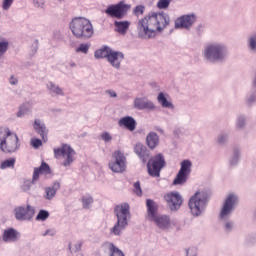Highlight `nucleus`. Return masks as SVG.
<instances>
[{
    "instance_id": "obj_1",
    "label": "nucleus",
    "mask_w": 256,
    "mask_h": 256,
    "mask_svg": "<svg viewBox=\"0 0 256 256\" xmlns=\"http://www.w3.org/2000/svg\"><path fill=\"white\" fill-rule=\"evenodd\" d=\"M171 23L169 14L165 12H151L138 20L136 30L139 39H154L158 33H163Z\"/></svg>"
},
{
    "instance_id": "obj_2",
    "label": "nucleus",
    "mask_w": 256,
    "mask_h": 256,
    "mask_svg": "<svg viewBox=\"0 0 256 256\" xmlns=\"http://www.w3.org/2000/svg\"><path fill=\"white\" fill-rule=\"evenodd\" d=\"M237 205H239V196L235 193H229L222 203L218 219L225 233H233L235 229V221L231 219V215H233Z\"/></svg>"
},
{
    "instance_id": "obj_3",
    "label": "nucleus",
    "mask_w": 256,
    "mask_h": 256,
    "mask_svg": "<svg viewBox=\"0 0 256 256\" xmlns=\"http://www.w3.org/2000/svg\"><path fill=\"white\" fill-rule=\"evenodd\" d=\"M202 57L208 63H223L229 57V48L223 42H210L204 47Z\"/></svg>"
},
{
    "instance_id": "obj_4",
    "label": "nucleus",
    "mask_w": 256,
    "mask_h": 256,
    "mask_svg": "<svg viewBox=\"0 0 256 256\" xmlns=\"http://www.w3.org/2000/svg\"><path fill=\"white\" fill-rule=\"evenodd\" d=\"M114 213L117 217V221L112 228H110V235L115 237H121L123 231L129 226V220L131 219V212L129 211V204L123 203L115 207Z\"/></svg>"
},
{
    "instance_id": "obj_5",
    "label": "nucleus",
    "mask_w": 256,
    "mask_h": 256,
    "mask_svg": "<svg viewBox=\"0 0 256 256\" xmlns=\"http://www.w3.org/2000/svg\"><path fill=\"white\" fill-rule=\"evenodd\" d=\"M69 29L76 39H91L93 37V24L85 17H75L69 23Z\"/></svg>"
},
{
    "instance_id": "obj_6",
    "label": "nucleus",
    "mask_w": 256,
    "mask_h": 256,
    "mask_svg": "<svg viewBox=\"0 0 256 256\" xmlns=\"http://www.w3.org/2000/svg\"><path fill=\"white\" fill-rule=\"evenodd\" d=\"M209 203V196L205 191H197L188 201V207L192 217H201Z\"/></svg>"
},
{
    "instance_id": "obj_7",
    "label": "nucleus",
    "mask_w": 256,
    "mask_h": 256,
    "mask_svg": "<svg viewBox=\"0 0 256 256\" xmlns=\"http://www.w3.org/2000/svg\"><path fill=\"white\" fill-rule=\"evenodd\" d=\"M0 149L3 153H15L19 149V137L9 128H0Z\"/></svg>"
},
{
    "instance_id": "obj_8",
    "label": "nucleus",
    "mask_w": 256,
    "mask_h": 256,
    "mask_svg": "<svg viewBox=\"0 0 256 256\" xmlns=\"http://www.w3.org/2000/svg\"><path fill=\"white\" fill-rule=\"evenodd\" d=\"M53 151L55 159L63 157V167H71V165H73V162L75 161V155H77V153L71 146L64 144L60 148H54Z\"/></svg>"
},
{
    "instance_id": "obj_9",
    "label": "nucleus",
    "mask_w": 256,
    "mask_h": 256,
    "mask_svg": "<svg viewBox=\"0 0 256 256\" xmlns=\"http://www.w3.org/2000/svg\"><path fill=\"white\" fill-rule=\"evenodd\" d=\"M51 174V168H49V164L42 162L41 166L38 168H34L32 180H25L22 185V190L25 192L31 191V187L33 185L37 184V181H39L40 175H50Z\"/></svg>"
},
{
    "instance_id": "obj_10",
    "label": "nucleus",
    "mask_w": 256,
    "mask_h": 256,
    "mask_svg": "<svg viewBox=\"0 0 256 256\" xmlns=\"http://www.w3.org/2000/svg\"><path fill=\"white\" fill-rule=\"evenodd\" d=\"M127 167V158H125V154L120 150H117L113 153L112 159L109 162V169L113 171V173H123Z\"/></svg>"
},
{
    "instance_id": "obj_11",
    "label": "nucleus",
    "mask_w": 256,
    "mask_h": 256,
    "mask_svg": "<svg viewBox=\"0 0 256 256\" xmlns=\"http://www.w3.org/2000/svg\"><path fill=\"white\" fill-rule=\"evenodd\" d=\"M192 167L193 163L191 160H183L180 164V170L173 180V185H185L189 179V175H191Z\"/></svg>"
},
{
    "instance_id": "obj_12",
    "label": "nucleus",
    "mask_w": 256,
    "mask_h": 256,
    "mask_svg": "<svg viewBox=\"0 0 256 256\" xmlns=\"http://www.w3.org/2000/svg\"><path fill=\"white\" fill-rule=\"evenodd\" d=\"M131 9V6L125 4V2H119L118 4H112L105 10L106 15L109 17H115L116 19H124L127 13Z\"/></svg>"
},
{
    "instance_id": "obj_13",
    "label": "nucleus",
    "mask_w": 256,
    "mask_h": 256,
    "mask_svg": "<svg viewBox=\"0 0 256 256\" xmlns=\"http://www.w3.org/2000/svg\"><path fill=\"white\" fill-rule=\"evenodd\" d=\"M163 167H165V158L161 154L154 156L147 163L148 173L151 177H159Z\"/></svg>"
},
{
    "instance_id": "obj_14",
    "label": "nucleus",
    "mask_w": 256,
    "mask_h": 256,
    "mask_svg": "<svg viewBox=\"0 0 256 256\" xmlns=\"http://www.w3.org/2000/svg\"><path fill=\"white\" fill-rule=\"evenodd\" d=\"M150 221L161 231H170V229L175 227V221L171 220V216L167 214H158Z\"/></svg>"
},
{
    "instance_id": "obj_15",
    "label": "nucleus",
    "mask_w": 256,
    "mask_h": 256,
    "mask_svg": "<svg viewBox=\"0 0 256 256\" xmlns=\"http://www.w3.org/2000/svg\"><path fill=\"white\" fill-rule=\"evenodd\" d=\"M35 215V208L31 205L17 206L14 209V217L17 221H31Z\"/></svg>"
},
{
    "instance_id": "obj_16",
    "label": "nucleus",
    "mask_w": 256,
    "mask_h": 256,
    "mask_svg": "<svg viewBox=\"0 0 256 256\" xmlns=\"http://www.w3.org/2000/svg\"><path fill=\"white\" fill-rule=\"evenodd\" d=\"M164 200L167 203L170 211L175 212L181 209V205H183V197L179 192H169L164 196Z\"/></svg>"
},
{
    "instance_id": "obj_17",
    "label": "nucleus",
    "mask_w": 256,
    "mask_h": 256,
    "mask_svg": "<svg viewBox=\"0 0 256 256\" xmlns=\"http://www.w3.org/2000/svg\"><path fill=\"white\" fill-rule=\"evenodd\" d=\"M134 107L135 109H138V111H145V109L148 111H155L157 109L155 103H153V101L149 100L147 97L135 98Z\"/></svg>"
},
{
    "instance_id": "obj_18",
    "label": "nucleus",
    "mask_w": 256,
    "mask_h": 256,
    "mask_svg": "<svg viewBox=\"0 0 256 256\" xmlns=\"http://www.w3.org/2000/svg\"><path fill=\"white\" fill-rule=\"evenodd\" d=\"M124 59L125 54H123V52L112 49L107 61L114 69H121V63H123Z\"/></svg>"
},
{
    "instance_id": "obj_19",
    "label": "nucleus",
    "mask_w": 256,
    "mask_h": 256,
    "mask_svg": "<svg viewBox=\"0 0 256 256\" xmlns=\"http://www.w3.org/2000/svg\"><path fill=\"white\" fill-rule=\"evenodd\" d=\"M21 239V233L15 228H6L2 233V241L4 243H17V240Z\"/></svg>"
},
{
    "instance_id": "obj_20",
    "label": "nucleus",
    "mask_w": 256,
    "mask_h": 256,
    "mask_svg": "<svg viewBox=\"0 0 256 256\" xmlns=\"http://www.w3.org/2000/svg\"><path fill=\"white\" fill-rule=\"evenodd\" d=\"M195 23V15H184L180 18H177L175 21L176 29H190Z\"/></svg>"
},
{
    "instance_id": "obj_21",
    "label": "nucleus",
    "mask_w": 256,
    "mask_h": 256,
    "mask_svg": "<svg viewBox=\"0 0 256 256\" xmlns=\"http://www.w3.org/2000/svg\"><path fill=\"white\" fill-rule=\"evenodd\" d=\"M32 126L34 131H36V133L40 135L42 141H44V143H47V135L49 134V130L47 129V126H45V122L37 118L34 120Z\"/></svg>"
},
{
    "instance_id": "obj_22",
    "label": "nucleus",
    "mask_w": 256,
    "mask_h": 256,
    "mask_svg": "<svg viewBox=\"0 0 256 256\" xmlns=\"http://www.w3.org/2000/svg\"><path fill=\"white\" fill-rule=\"evenodd\" d=\"M46 91L51 97H65V90L53 81L46 83Z\"/></svg>"
},
{
    "instance_id": "obj_23",
    "label": "nucleus",
    "mask_w": 256,
    "mask_h": 256,
    "mask_svg": "<svg viewBox=\"0 0 256 256\" xmlns=\"http://www.w3.org/2000/svg\"><path fill=\"white\" fill-rule=\"evenodd\" d=\"M147 219L151 221L159 215V204L152 199L146 200Z\"/></svg>"
},
{
    "instance_id": "obj_24",
    "label": "nucleus",
    "mask_w": 256,
    "mask_h": 256,
    "mask_svg": "<svg viewBox=\"0 0 256 256\" xmlns=\"http://www.w3.org/2000/svg\"><path fill=\"white\" fill-rule=\"evenodd\" d=\"M134 152L136 155H138L143 163H147V161H149V150H147L145 145L141 143L136 144L134 147Z\"/></svg>"
},
{
    "instance_id": "obj_25",
    "label": "nucleus",
    "mask_w": 256,
    "mask_h": 256,
    "mask_svg": "<svg viewBox=\"0 0 256 256\" xmlns=\"http://www.w3.org/2000/svg\"><path fill=\"white\" fill-rule=\"evenodd\" d=\"M119 127H125L128 131H133L137 127L135 118L131 116H125L118 121Z\"/></svg>"
},
{
    "instance_id": "obj_26",
    "label": "nucleus",
    "mask_w": 256,
    "mask_h": 256,
    "mask_svg": "<svg viewBox=\"0 0 256 256\" xmlns=\"http://www.w3.org/2000/svg\"><path fill=\"white\" fill-rule=\"evenodd\" d=\"M157 101L163 109H171V110L175 109V105H173V102L169 100L168 94L160 92L157 96Z\"/></svg>"
},
{
    "instance_id": "obj_27",
    "label": "nucleus",
    "mask_w": 256,
    "mask_h": 256,
    "mask_svg": "<svg viewBox=\"0 0 256 256\" xmlns=\"http://www.w3.org/2000/svg\"><path fill=\"white\" fill-rule=\"evenodd\" d=\"M114 27L116 33L120 35H127V31H129V27H131V22L125 21H114Z\"/></svg>"
},
{
    "instance_id": "obj_28",
    "label": "nucleus",
    "mask_w": 256,
    "mask_h": 256,
    "mask_svg": "<svg viewBox=\"0 0 256 256\" xmlns=\"http://www.w3.org/2000/svg\"><path fill=\"white\" fill-rule=\"evenodd\" d=\"M59 189H61V184L59 182H55L52 186L46 187L44 199L51 201L55 195H57V191H59Z\"/></svg>"
},
{
    "instance_id": "obj_29",
    "label": "nucleus",
    "mask_w": 256,
    "mask_h": 256,
    "mask_svg": "<svg viewBox=\"0 0 256 256\" xmlns=\"http://www.w3.org/2000/svg\"><path fill=\"white\" fill-rule=\"evenodd\" d=\"M159 135H157L155 132H150L146 136V145L149 147V149H157L159 147Z\"/></svg>"
},
{
    "instance_id": "obj_30",
    "label": "nucleus",
    "mask_w": 256,
    "mask_h": 256,
    "mask_svg": "<svg viewBox=\"0 0 256 256\" xmlns=\"http://www.w3.org/2000/svg\"><path fill=\"white\" fill-rule=\"evenodd\" d=\"M113 49L109 46H102L100 49L94 52L95 59H109V55H111V51Z\"/></svg>"
},
{
    "instance_id": "obj_31",
    "label": "nucleus",
    "mask_w": 256,
    "mask_h": 256,
    "mask_svg": "<svg viewBox=\"0 0 256 256\" xmlns=\"http://www.w3.org/2000/svg\"><path fill=\"white\" fill-rule=\"evenodd\" d=\"M104 247L108 249L110 256H125L123 251H121L119 248L115 246V244L111 242L104 243Z\"/></svg>"
},
{
    "instance_id": "obj_32",
    "label": "nucleus",
    "mask_w": 256,
    "mask_h": 256,
    "mask_svg": "<svg viewBox=\"0 0 256 256\" xmlns=\"http://www.w3.org/2000/svg\"><path fill=\"white\" fill-rule=\"evenodd\" d=\"M247 126V116L240 114L236 117L235 121V129L237 131H243L245 127Z\"/></svg>"
},
{
    "instance_id": "obj_33",
    "label": "nucleus",
    "mask_w": 256,
    "mask_h": 256,
    "mask_svg": "<svg viewBox=\"0 0 256 256\" xmlns=\"http://www.w3.org/2000/svg\"><path fill=\"white\" fill-rule=\"evenodd\" d=\"M31 112V107H29V104L24 103L19 106L18 111L16 113V117L19 119H22V117H25V115H29Z\"/></svg>"
},
{
    "instance_id": "obj_34",
    "label": "nucleus",
    "mask_w": 256,
    "mask_h": 256,
    "mask_svg": "<svg viewBox=\"0 0 256 256\" xmlns=\"http://www.w3.org/2000/svg\"><path fill=\"white\" fill-rule=\"evenodd\" d=\"M247 47L250 53H256V33L251 34L247 39Z\"/></svg>"
},
{
    "instance_id": "obj_35",
    "label": "nucleus",
    "mask_w": 256,
    "mask_h": 256,
    "mask_svg": "<svg viewBox=\"0 0 256 256\" xmlns=\"http://www.w3.org/2000/svg\"><path fill=\"white\" fill-rule=\"evenodd\" d=\"M240 159H241V150L239 148H235L230 158V165H237Z\"/></svg>"
},
{
    "instance_id": "obj_36",
    "label": "nucleus",
    "mask_w": 256,
    "mask_h": 256,
    "mask_svg": "<svg viewBox=\"0 0 256 256\" xmlns=\"http://www.w3.org/2000/svg\"><path fill=\"white\" fill-rule=\"evenodd\" d=\"M91 205H93V196L86 194L82 196V206L84 209H90Z\"/></svg>"
},
{
    "instance_id": "obj_37",
    "label": "nucleus",
    "mask_w": 256,
    "mask_h": 256,
    "mask_svg": "<svg viewBox=\"0 0 256 256\" xmlns=\"http://www.w3.org/2000/svg\"><path fill=\"white\" fill-rule=\"evenodd\" d=\"M15 162H16L15 158L4 160L0 165V169L2 170L13 169L15 167Z\"/></svg>"
},
{
    "instance_id": "obj_38",
    "label": "nucleus",
    "mask_w": 256,
    "mask_h": 256,
    "mask_svg": "<svg viewBox=\"0 0 256 256\" xmlns=\"http://www.w3.org/2000/svg\"><path fill=\"white\" fill-rule=\"evenodd\" d=\"M229 141V134L227 132H221L216 138L218 145H225Z\"/></svg>"
},
{
    "instance_id": "obj_39",
    "label": "nucleus",
    "mask_w": 256,
    "mask_h": 256,
    "mask_svg": "<svg viewBox=\"0 0 256 256\" xmlns=\"http://www.w3.org/2000/svg\"><path fill=\"white\" fill-rule=\"evenodd\" d=\"M49 211L40 210L36 216V221H47L49 219Z\"/></svg>"
},
{
    "instance_id": "obj_40",
    "label": "nucleus",
    "mask_w": 256,
    "mask_h": 256,
    "mask_svg": "<svg viewBox=\"0 0 256 256\" xmlns=\"http://www.w3.org/2000/svg\"><path fill=\"white\" fill-rule=\"evenodd\" d=\"M89 47H91L89 44L82 43L75 49V51L76 53H84V55H87V53H89Z\"/></svg>"
},
{
    "instance_id": "obj_41",
    "label": "nucleus",
    "mask_w": 256,
    "mask_h": 256,
    "mask_svg": "<svg viewBox=\"0 0 256 256\" xmlns=\"http://www.w3.org/2000/svg\"><path fill=\"white\" fill-rule=\"evenodd\" d=\"M9 49V42L7 40L0 41V57H3Z\"/></svg>"
},
{
    "instance_id": "obj_42",
    "label": "nucleus",
    "mask_w": 256,
    "mask_h": 256,
    "mask_svg": "<svg viewBox=\"0 0 256 256\" xmlns=\"http://www.w3.org/2000/svg\"><path fill=\"white\" fill-rule=\"evenodd\" d=\"M171 5V0H159L157 2L158 9H167Z\"/></svg>"
},
{
    "instance_id": "obj_43",
    "label": "nucleus",
    "mask_w": 256,
    "mask_h": 256,
    "mask_svg": "<svg viewBox=\"0 0 256 256\" xmlns=\"http://www.w3.org/2000/svg\"><path fill=\"white\" fill-rule=\"evenodd\" d=\"M134 15H136V17H140V15H143L145 13V6L143 5H138L134 8L133 11Z\"/></svg>"
},
{
    "instance_id": "obj_44",
    "label": "nucleus",
    "mask_w": 256,
    "mask_h": 256,
    "mask_svg": "<svg viewBox=\"0 0 256 256\" xmlns=\"http://www.w3.org/2000/svg\"><path fill=\"white\" fill-rule=\"evenodd\" d=\"M134 193L138 197H141V195H143V190L141 189V183L139 181L134 183Z\"/></svg>"
},
{
    "instance_id": "obj_45",
    "label": "nucleus",
    "mask_w": 256,
    "mask_h": 256,
    "mask_svg": "<svg viewBox=\"0 0 256 256\" xmlns=\"http://www.w3.org/2000/svg\"><path fill=\"white\" fill-rule=\"evenodd\" d=\"M82 247H83L82 241H78L76 244L73 245V247H71V245H69V249H71L74 253H79V251H81Z\"/></svg>"
},
{
    "instance_id": "obj_46",
    "label": "nucleus",
    "mask_w": 256,
    "mask_h": 256,
    "mask_svg": "<svg viewBox=\"0 0 256 256\" xmlns=\"http://www.w3.org/2000/svg\"><path fill=\"white\" fill-rule=\"evenodd\" d=\"M13 1H15V0H3L2 1V9L4 11H9V9H11V5H13Z\"/></svg>"
},
{
    "instance_id": "obj_47",
    "label": "nucleus",
    "mask_w": 256,
    "mask_h": 256,
    "mask_svg": "<svg viewBox=\"0 0 256 256\" xmlns=\"http://www.w3.org/2000/svg\"><path fill=\"white\" fill-rule=\"evenodd\" d=\"M30 143L34 149H39V147H41V145H43V141H41V139H37V138H33Z\"/></svg>"
},
{
    "instance_id": "obj_48",
    "label": "nucleus",
    "mask_w": 256,
    "mask_h": 256,
    "mask_svg": "<svg viewBox=\"0 0 256 256\" xmlns=\"http://www.w3.org/2000/svg\"><path fill=\"white\" fill-rule=\"evenodd\" d=\"M101 139H103L105 141V143H109V142L113 141V136H111V134L109 132H103L101 134Z\"/></svg>"
},
{
    "instance_id": "obj_49",
    "label": "nucleus",
    "mask_w": 256,
    "mask_h": 256,
    "mask_svg": "<svg viewBox=\"0 0 256 256\" xmlns=\"http://www.w3.org/2000/svg\"><path fill=\"white\" fill-rule=\"evenodd\" d=\"M55 235H57V230L51 228V229H48L46 230L43 234H42V237H55Z\"/></svg>"
},
{
    "instance_id": "obj_50",
    "label": "nucleus",
    "mask_w": 256,
    "mask_h": 256,
    "mask_svg": "<svg viewBox=\"0 0 256 256\" xmlns=\"http://www.w3.org/2000/svg\"><path fill=\"white\" fill-rule=\"evenodd\" d=\"M186 256H197V247L191 246L186 249Z\"/></svg>"
},
{
    "instance_id": "obj_51",
    "label": "nucleus",
    "mask_w": 256,
    "mask_h": 256,
    "mask_svg": "<svg viewBox=\"0 0 256 256\" xmlns=\"http://www.w3.org/2000/svg\"><path fill=\"white\" fill-rule=\"evenodd\" d=\"M33 5L37 9H43L45 7V0H33Z\"/></svg>"
},
{
    "instance_id": "obj_52",
    "label": "nucleus",
    "mask_w": 256,
    "mask_h": 256,
    "mask_svg": "<svg viewBox=\"0 0 256 256\" xmlns=\"http://www.w3.org/2000/svg\"><path fill=\"white\" fill-rule=\"evenodd\" d=\"M106 95H109L112 99L117 98V92L115 90L108 89L105 91Z\"/></svg>"
},
{
    "instance_id": "obj_53",
    "label": "nucleus",
    "mask_w": 256,
    "mask_h": 256,
    "mask_svg": "<svg viewBox=\"0 0 256 256\" xmlns=\"http://www.w3.org/2000/svg\"><path fill=\"white\" fill-rule=\"evenodd\" d=\"M66 69L71 70V69H75V67H77V63H75L74 61H69L66 65H65Z\"/></svg>"
},
{
    "instance_id": "obj_54",
    "label": "nucleus",
    "mask_w": 256,
    "mask_h": 256,
    "mask_svg": "<svg viewBox=\"0 0 256 256\" xmlns=\"http://www.w3.org/2000/svg\"><path fill=\"white\" fill-rule=\"evenodd\" d=\"M10 85H19V80L15 76H11L9 79Z\"/></svg>"
},
{
    "instance_id": "obj_55",
    "label": "nucleus",
    "mask_w": 256,
    "mask_h": 256,
    "mask_svg": "<svg viewBox=\"0 0 256 256\" xmlns=\"http://www.w3.org/2000/svg\"><path fill=\"white\" fill-rule=\"evenodd\" d=\"M156 131H158V133H161L162 135L165 133L163 128H157Z\"/></svg>"
},
{
    "instance_id": "obj_56",
    "label": "nucleus",
    "mask_w": 256,
    "mask_h": 256,
    "mask_svg": "<svg viewBox=\"0 0 256 256\" xmlns=\"http://www.w3.org/2000/svg\"><path fill=\"white\" fill-rule=\"evenodd\" d=\"M34 53H37V45L34 47Z\"/></svg>"
},
{
    "instance_id": "obj_57",
    "label": "nucleus",
    "mask_w": 256,
    "mask_h": 256,
    "mask_svg": "<svg viewBox=\"0 0 256 256\" xmlns=\"http://www.w3.org/2000/svg\"><path fill=\"white\" fill-rule=\"evenodd\" d=\"M254 217H256V209H255V211H254Z\"/></svg>"
},
{
    "instance_id": "obj_58",
    "label": "nucleus",
    "mask_w": 256,
    "mask_h": 256,
    "mask_svg": "<svg viewBox=\"0 0 256 256\" xmlns=\"http://www.w3.org/2000/svg\"><path fill=\"white\" fill-rule=\"evenodd\" d=\"M58 1H63V0H58Z\"/></svg>"
}]
</instances>
